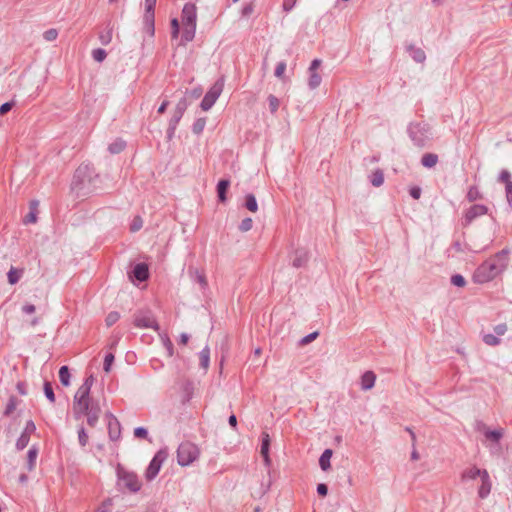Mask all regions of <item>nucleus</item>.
Returning a JSON list of instances; mask_svg holds the SVG:
<instances>
[{
    "label": "nucleus",
    "mask_w": 512,
    "mask_h": 512,
    "mask_svg": "<svg viewBox=\"0 0 512 512\" xmlns=\"http://www.w3.org/2000/svg\"><path fill=\"white\" fill-rule=\"evenodd\" d=\"M94 376L89 375L74 395L73 414L75 419L87 416V424L95 427L98 423L101 408L97 401L89 397L91 387L94 383Z\"/></svg>",
    "instance_id": "1"
},
{
    "label": "nucleus",
    "mask_w": 512,
    "mask_h": 512,
    "mask_svg": "<svg viewBox=\"0 0 512 512\" xmlns=\"http://www.w3.org/2000/svg\"><path fill=\"white\" fill-rule=\"evenodd\" d=\"M99 175L93 166L81 164L75 171L71 182V191L77 197H86L97 191Z\"/></svg>",
    "instance_id": "2"
},
{
    "label": "nucleus",
    "mask_w": 512,
    "mask_h": 512,
    "mask_svg": "<svg viewBox=\"0 0 512 512\" xmlns=\"http://www.w3.org/2000/svg\"><path fill=\"white\" fill-rule=\"evenodd\" d=\"M507 266L508 261L497 262L495 259L489 258L476 268L472 279L477 284L488 283L501 275Z\"/></svg>",
    "instance_id": "3"
},
{
    "label": "nucleus",
    "mask_w": 512,
    "mask_h": 512,
    "mask_svg": "<svg viewBox=\"0 0 512 512\" xmlns=\"http://www.w3.org/2000/svg\"><path fill=\"white\" fill-rule=\"evenodd\" d=\"M182 23H183V32L181 36V43L186 44L191 42L196 33V23H197V8L193 3H186L183 6L181 13Z\"/></svg>",
    "instance_id": "4"
},
{
    "label": "nucleus",
    "mask_w": 512,
    "mask_h": 512,
    "mask_svg": "<svg viewBox=\"0 0 512 512\" xmlns=\"http://www.w3.org/2000/svg\"><path fill=\"white\" fill-rule=\"evenodd\" d=\"M407 133L413 144L424 147L432 137L431 126L426 122H411L407 127Z\"/></svg>",
    "instance_id": "5"
},
{
    "label": "nucleus",
    "mask_w": 512,
    "mask_h": 512,
    "mask_svg": "<svg viewBox=\"0 0 512 512\" xmlns=\"http://www.w3.org/2000/svg\"><path fill=\"white\" fill-rule=\"evenodd\" d=\"M116 475L117 486L119 487V490H122L123 487L131 493H137L140 491L142 483L140 482L136 473L124 469L119 464L116 468Z\"/></svg>",
    "instance_id": "6"
},
{
    "label": "nucleus",
    "mask_w": 512,
    "mask_h": 512,
    "mask_svg": "<svg viewBox=\"0 0 512 512\" xmlns=\"http://www.w3.org/2000/svg\"><path fill=\"white\" fill-rule=\"evenodd\" d=\"M199 457V449L192 442H182L177 449V463L186 467L192 464Z\"/></svg>",
    "instance_id": "7"
},
{
    "label": "nucleus",
    "mask_w": 512,
    "mask_h": 512,
    "mask_svg": "<svg viewBox=\"0 0 512 512\" xmlns=\"http://www.w3.org/2000/svg\"><path fill=\"white\" fill-rule=\"evenodd\" d=\"M225 85V78L221 76L218 78L201 100L200 107L203 111L210 110L217 99L220 97Z\"/></svg>",
    "instance_id": "8"
},
{
    "label": "nucleus",
    "mask_w": 512,
    "mask_h": 512,
    "mask_svg": "<svg viewBox=\"0 0 512 512\" xmlns=\"http://www.w3.org/2000/svg\"><path fill=\"white\" fill-rule=\"evenodd\" d=\"M133 324L140 329H153L158 331L160 326L150 310H139L134 314Z\"/></svg>",
    "instance_id": "9"
},
{
    "label": "nucleus",
    "mask_w": 512,
    "mask_h": 512,
    "mask_svg": "<svg viewBox=\"0 0 512 512\" xmlns=\"http://www.w3.org/2000/svg\"><path fill=\"white\" fill-rule=\"evenodd\" d=\"M167 457H168V452H167L166 448L160 449L156 452V454L151 459V461L145 471V478L148 481H152L157 477V475H158L163 463L167 459Z\"/></svg>",
    "instance_id": "10"
},
{
    "label": "nucleus",
    "mask_w": 512,
    "mask_h": 512,
    "mask_svg": "<svg viewBox=\"0 0 512 512\" xmlns=\"http://www.w3.org/2000/svg\"><path fill=\"white\" fill-rule=\"evenodd\" d=\"M157 0H145V12L143 15V30L153 37L155 34V14L154 9Z\"/></svg>",
    "instance_id": "11"
},
{
    "label": "nucleus",
    "mask_w": 512,
    "mask_h": 512,
    "mask_svg": "<svg viewBox=\"0 0 512 512\" xmlns=\"http://www.w3.org/2000/svg\"><path fill=\"white\" fill-rule=\"evenodd\" d=\"M487 213L488 207L486 205L474 204L465 211L462 225L468 227L476 218L486 215Z\"/></svg>",
    "instance_id": "12"
},
{
    "label": "nucleus",
    "mask_w": 512,
    "mask_h": 512,
    "mask_svg": "<svg viewBox=\"0 0 512 512\" xmlns=\"http://www.w3.org/2000/svg\"><path fill=\"white\" fill-rule=\"evenodd\" d=\"M108 419V436L111 441H117L121 437V424L118 419L110 412L106 413Z\"/></svg>",
    "instance_id": "13"
},
{
    "label": "nucleus",
    "mask_w": 512,
    "mask_h": 512,
    "mask_svg": "<svg viewBox=\"0 0 512 512\" xmlns=\"http://www.w3.org/2000/svg\"><path fill=\"white\" fill-rule=\"evenodd\" d=\"M481 485L478 488V496L481 499H485L491 492L492 483L490 480L489 473L486 469H483L482 476L480 477Z\"/></svg>",
    "instance_id": "14"
},
{
    "label": "nucleus",
    "mask_w": 512,
    "mask_h": 512,
    "mask_svg": "<svg viewBox=\"0 0 512 512\" xmlns=\"http://www.w3.org/2000/svg\"><path fill=\"white\" fill-rule=\"evenodd\" d=\"M188 274L192 281L200 285L201 290H206L208 288V281L203 271H200L197 268L189 267Z\"/></svg>",
    "instance_id": "15"
},
{
    "label": "nucleus",
    "mask_w": 512,
    "mask_h": 512,
    "mask_svg": "<svg viewBox=\"0 0 512 512\" xmlns=\"http://www.w3.org/2000/svg\"><path fill=\"white\" fill-rule=\"evenodd\" d=\"M131 276L139 282H144L149 278V267L146 263H137L132 272Z\"/></svg>",
    "instance_id": "16"
},
{
    "label": "nucleus",
    "mask_w": 512,
    "mask_h": 512,
    "mask_svg": "<svg viewBox=\"0 0 512 512\" xmlns=\"http://www.w3.org/2000/svg\"><path fill=\"white\" fill-rule=\"evenodd\" d=\"M406 51L411 58L417 63H424L426 60L425 51L422 48L416 47L414 44L406 45Z\"/></svg>",
    "instance_id": "17"
},
{
    "label": "nucleus",
    "mask_w": 512,
    "mask_h": 512,
    "mask_svg": "<svg viewBox=\"0 0 512 512\" xmlns=\"http://www.w3.org/2000/svg\"><path fill=\"white\" fill-rule=\"evenodd\" d=\"M376 374L373 371H366L361 376L360 386L364 391L372 389L375 385Z\"/></svg>",
    "instance_id": "18"
},
{
    "label": "nucleus",
    "mask_w": 512,
    "mask_h": 512,
    "mask_svg": "<svg viewBox=\"0 0 512 512\" xmlns=\"http://www.w3.org/2000/svg\"><path fill=\"white\" fill-rule=\"evenodd\" d=\"M309 259L308 252L305 249H297L295 251V257L292 261V265L295 268L303 267Z\"/></svg>",
    "instance_id": "19"
},
{
    "label": "nucleus",
    "mask_w": 512,
    "mask_h": 512,
    "mask_svg": "<svg viewBox=\"0 0 512 512\" xmlns=\"http://www.w3.org/2000/svg\"><path fill=\"white\" fill-rule=\"evenodd\" d=\"M182 117L183 116L173 112V115L169 120L168 129L166 132L168 141L173 139V137L175 135V131L177 129V126H178L180 120L182 119Z\"/></svg>",
    "instance_id": "20"
},
{
    "label": "nucleus",
    "mask_w": 512,
    "mask_h": 512,
    "mask_svg": "<svg viewBox=\"0 0 512 512\" xmlns=\"http://www.w3.org/2000/svg\"><path fill=\"white\" fill-rule=\"evenodd\" d=\"M332 449H325L319 458V466L323 471H327L331 467Z\"/></svg>",
    "instance_id": "21"
},
{
    "label": "nucleus",
    "mask_w": 512,
    "mask_h": 512,
    "mask_svg": "<svg viewBox=\"0 0 512 512\" xmlns=\"http://www.w3.org/2000/svg\"><path fill=\"white\" fill-rule=\"evenodd\" d=\"M230 186V180L221 179L217 184V196L220 202H225L227 200V190Z\"/></svg>",
    "instance_id": "22"
},
{
    "label": "nucleus",
    "mask_w": 512,
    "mask_h": 512,
    "mask_svg": "<svg viewBox=\"0 0 512 512\" xmlns=\"http://www.w3.org/2000/svg\"><path fill=\"white\" fill-rule=\"evenodd\" d=\"M483 469H479L476 466L467 468L462 473V480L468 481V480H475L477 477L482 476Z\"/></svg>",
    "instance_id": "23"
},
{
    "label": "nucleus",
    "mask_w": 512,
    "mask_h": 512,
    "mask_svg": "<svg viewBox=\"0 0 512 512\" xmlns=\"http://www.w3.org/2000/svg\"><path fill=\"white\" fill-rule=\"evenodd\" d=\"M24 270L21 268L11 267L7 273L8 283L15 285L23 276Z\"/></svg>",
    "instance_id": "24"
},
{
    "label": "nucleus",
    "mask_w": 512,
    "mask_h": 512,
    "mask_svg": "<svg viewBox=\"0 0 512 512\" xmlns=\"http://www.w3.org/2000/svg\"><path fill=\"white\" fill-rule=\"evenodd\" d=\"M438 162V155L434 153H426L421 158V164L425 168H432L434 167Z\"/></svg>",
    "instance_id": "25"
},
{
    "label": "nucleus",
    "mask_w": 512,
    "mask_h": 512,
    "mask_svg": "<svg viewBox=\"0 0 512 512\" xmlns=\"http://www.w3.org/2000/svg\"><path fill=\"white\" fill-rule=\"evenodd\" d=\"M199 358L201 368L206 371L210 364V348L207 345L200 351Z\"/></svg>",
    "instance_id": "26"
},
{
    "label": "nucleus",
    "mask_w": 512,
    "mask_h": 512,
    "mask_svg": "<svg viewBox=\"0 0 512 512\" xmlns=\"http://www.w3.org/2000/svg\"><path fill=\"white\" fill-rule=\"evenodd\" d=\"M503 429H494V430H491V429H485L484 431V435L487 439L495 442V443H499V441L501 440V438L503 437Z\"/></svg>",
    "instance_id": "27"
},
{
    "label": "nucleus",
    "mask_w": 512,
    "mask_h": 512,
    "mask_svg": "<svg viewBox=\"0 0 512 512\" xmlns=\"http://www.w3.org/2000/svg\"><path fill=\"white\" fill-rule=\"evenodd\" d=\"M369 180H370V183L374 186V187H379L383 184L384 182V174L382 172V170L380 169H376L369 177Z\"/></svg>",
    "instance_id": "28"
},
{
    "label": "nucleus",
    "mask_w": 512,
    "mask_h": 512,
    "mask_svg": "<svg viewBox=\"0 0 512 512\" xmlns=\"http://www.w3.org/2000/svg\"><path fill=\"white\" fill-rule=\"evenodd\" d=\"M112 33H113V29L108 24L106 29L104 31L100 32V34H99L100 43L105 46L110 44L112 41Z\"/></svg>",
    "instance_id": "29"
},
{
    "label": "nucleus",
    "mask_w": 512,
    "mask_h": 512,
    "mask_svg": "<svg viewBox=\"0 0 512 512\" xmlns=\"http://www.w3.org/2000/svg\"><path fill=\"white\" fill-rule=\"evenodd\" d=\"M70 371L68 366H61L59 369V379L63 386L67 387L70 385Z\"/></svg>",
    "instance_id": "30"
},
{
    "label": "nucleus",
    "mask_w": 512,
    "mask_h": 512,
    "mask_svg": "<svg viewBox=\"0 0 512 512\" xmlns=\"http://www.w3.org/2000/svg\"><path fill=\"white\" fill-rule=\"evenodd\" d=\"M126 147V142L122 139H117L108 146V150L111 154H118L122 152Z\"/></svg>",
    "instance_id": "31"
},
{
    "label": "nucleus",
    "mask_w": 512,
    "mask_h": 512,
    "mask_svg": "<svg viewBox=\"0 0 512 512\" xmlns=\"http://www.w3.org/2000/svg\"><path fill=\"white\" fill-rule=\"evenodd\" d=\"M322 78L318 72H309L308 86L310 89L314 90L318 88L321 84Z\"/></svg>",
    "instance_id": "32"
},
{
    "label": "nucleus",
    "mask_w": 512,
    "mask_h": 512,
    "mask_svg": "<svg viewBox=\"0 0 512 512\" xmlns=\"http://www.w3.org/2000/svg\"><path fill=\"white\" fill-rule=\"evenodd\" d=\"M466 198L469 202H474L476 200H479V199H482L483 198V195L482 193L480 192L479 188L475 185L471 186L469 189H468V192H467V195H466Z\"/></svg>",
    "instance_id": "33"
},
{
    "label": "nucleus",
    "mask_w": 512,
    "mask_h": 512,
    "mask_svg": "<svg viewBox=\"0 0 512 512\" xmlns=\"http://www.w3.org/2000/svg\"><path fill=\"white\" fill-rule=\"evenodd\" d=\"M245 207L251 212H257L258 203L254 194L249 193L245 196Z\"/></svg>",
    "instance_id": "34"
},
{
    "label": "nucleus",
    "mask_w": 512,
    "mask_h": 512,
    "mask_svg": "<svg viewBox=\"0 0 512 512\" xmlns=\"http://www.w3.org/2000/svg\"><path fill=\"white\" fill-rule=\"evenodd\" d=\"M205 126H206V118L205 117L197 118L192 125V132L195 135H200L203 132Z\"/></svg>",
    "instance_id": "35"
},
{
    "label": "nucleus",
    "mask_w": 512,
    "mask_h": 512,
    "mask_svg": "<svg viewBox=\"0 0 512 512\" xmlns=\"http://www.w3.org/2000/svg\"><path fill=\"white\" fill-rule=\"evenodd\" d=\"M269 449H270V437H269V434L266 433V432H263L261 434V449H260V453L266 455V453H269Z\"/></svg>",
    "instance_id": "36"
},
{
    "label": "nucleus",
    "mask_w": 512,
    "mask_h": 512,
    "mask_svg": "<svg viewBox=\"0 0 512 512\" xmlns=\"http://www.w3.org/2000/svg\"><path fill=\"white\" fill-rule=\"evenodd\" d=\"M267 100H268L270 112L272 114H275L278 111L279 106H280L279 99L275 95L270 94L268 96Z\"/></svg>",
    "instance_id": "37"
},
{
    "label": "nucleus",
    "mask_w": 512,
    "mask_h": 512,
    "mask_svg": "<svg viewBox=\"0 0 512 512\" xmlns=\"http://www.w3.org/2000/svg\"><path fill=\"white\" fill-rule=\"evenodd\" d=\"M498 181L504 183L505 189H507L508 186L512 184L511 173L506 169L501 170L498 176Z\"/></svg>",
    "instance_id": "38"
},
{
    "label": "nucleus",
    "mask_w": 512,
    "mask_h": 512,
    "mask_svg": "<svg viewBox=\"0 0 512 512\" xmlns=\"http://www.w3.org/2000/svg\"><path fill=\"white\" fill-rule=\"evenodd\" d=\"M188 107V101L185 97H182L176 104L174 113L179 114L181 116L184 115L186 109Z\"/></svg>",
    "instance_id": "39"
},
{
    "label": "nucleus",
    "mask_w": 512,
    "mask_h": 512,
    "mask_svg": "<svg viewBox=\"0 0 512 512\" xmlns=\"http://www.w3.org/2000/svg\"><path fill=\"white\" fill-rule=\"evenodd\" d=\"M450 281H451L452 285H454L456 287H460V288L464 287L467 283L466 279L461 274L452 275Z\"/></svg>",
    "instance_id": "40"
},
{
    "label": "nucleus",
    "mask_w": 512,
    "mask_h": 512,
    "mask_svg": "<svg viewBox=\"0 0 512 512\" xmlns=\"http://www.w3.org/2000/svg\"><path fill=\"white\" fill-rule=\"evenodd\" d=\"M92 57L96 62H103L107 57V52L102 48H96L92 51Z\"/></svg>",
    "instance_id": "41"
},
{
    "label": "nucleus",
    "mask_w": 512,
    "mask_h": 512,
    "mask_svg": "<svg viewBox=\"0 0 512 512\" xmlns=\"http://www.w3.org/2000/svg\"><path fill=\"white\" fill-rule=\"evenodd\" d=\"M30 441V435L29 433L27 432V430L21 435V437L18 439L17 443H16V447L17 449L19 450H22L24 449L28 443Z\"/></svg>",
    "instance_id": "42"
},
{
    "label": "nucleus",
    "mask_w": 512,
    "mask_h": 512,
    "mask_svg": "<svg viewBox=\"0 0 512 512\" xmlns=\"http://www.w3.org/2000/svg\"><path fill=\"white\" fill-rule=\"evenodd\" d=\"M509 254H510V249L504 248L501 251L497 252L493 257H491V259H495V261H497V262H502V261L509 262V260H508Z\"/></svg>",
    "instance_id": "43"
},
{
    "label": "nucleus",
    "mask_w": 512,
    "mask_h": 512,
    "mask_svg": "<svg viewBox=\"0 0 512 512\" xmlns=\"http://www.w3.org/2000/svg\"><path fill=\"white\" fill-rule=\"evenodd\" d=\"M483 342L489 346H496L500 344V339L498 338L497 335L489 333L483 336Z\"/></svg>",
    "instance_id": "44"
},
{
    "label": "nucleus",
    "mask_w": 512,
    "mask_h": 512,
    "mask_svg": "<svg viewBox=\"0 0 512 512\" xmlns=\"http://www.w3.org/2000/svg\"><path fill=\"white\" fill-rule=\"evenodd\" d=\"M286 67H287V64H286L285 61L278 62L277 65H276L275 71H274V75L278 79L283 80Z\"/></svg>",
    "instance_id": "45"
},
{
    "label": "nucleus",
    "mask_w": 512,
    "mask_h": 512,
    "mask_svg": "<svg viewBox=\"0 0 512 512\" xmlns=\"http://www.w3.org/2000/svg\"><path fill=\"white\" fill-rule=\"evenodd\" d=\"M78 441L81 447H85L88 443V434L83 426L78 429Z\"/></svg>",
    "instance_id": "46"
},
{
    "label": "nucleus",
    "mask_w": 512,
    "mask_h": 512,
    "mask_svg": "<svg viewBox=\"0 0 512 512\" xmlns=\"http://www.w3.org/2000/svg\"><path fill=\"white\" fill-rule=\"evenodd\" d=\"M44 394H45L46 398L51 403L55 402V394H54V390H53V387H52L50 382H45V384H44Z\"/></svg>",
    "instance_id": "47"
},
{
    "label": "nucleus",
    "mask_w": 512,
    "mask_h": 512,
    "mask_svg": "<svg viewBox=\"0 0 512 512\" xmlns=\"http://www.w3.org/2000/svg\"><path fill=\"white\" fill-rule=\"evenodd\" d=\"M253 227V220L250 217L244 218L239 224V230L241 232H248Z\"/></svg>",
    "instance_id": "48"
},
{
    "label": "nucleus",
    "mask_w": 512,
    "mask_h": 512,
    "mask_svg": "<svg viewBox=\"0 0 512 512\" xmlns=\"http://www.w3.org/2000/svg\"><path fill=\"white\" fill-rule=\"evenodd\" d=\"M58 37V30L55 29V28H50L48 30H46L44 33H43V38L47 41V42H52L54 40H56Z\"/></svg>",
    "instance_id": "49"
},
{
    "label": "nucleus",
    "mask_w": 512,
    "mask_h": 512,
    "mask_svg": "<svg viewBox=\"0 0 512 512\" xmlns=\"http://www.w3.org/2000/svg\"><path fill=\"white\" fill-rule=\"evenodd\" d=\"M119 319H120V314L117 311H112L107 315L105 322H106V325L108 327H110V326L114 325Z\"/></svg>",
    "instance_id": "50"
},
{
    "label": "nucleus",
    "mask_w": 512,
    "mask_h": 512,
    "mask_svg": "<svg viewBox=\"0 0 512 512\" xmlns=\"http://www.w3.org/2000/svg\"><path fill=\"white\" fill-rule=\"evenodd\" d=\"M114 354L113 353H107L104 358V364L103 369L105 372H110L112 363L114 362Z\"/></svg>",
    "instance_id": "51"
},
{
    "label": "nucleus",
    "mask_w": 512,
    "mask_h": 512,
    "mask_svg": "<svg viewBox=\"0 0 512 512\" xmlns=\"http://www.w3.org/2000/svg\"><path fill=\"white\" fill-rule=\"evenodd\" d=\"M162 341H163V345L167 351V355L169 357H172L174 354V346H173L172 341L169 339L168 336L163 337Z\"/></svg>",
    "instance_id": "52"
},
{
    "label": "nucleus",
    "mask_w": 512,
    "mask_h": 512,
    "mask_svg": "<svg viewBox=\"0 0 512 512\" xmlns=\"http://www.w3.org/2000/svg\"><path fill=\"white\" fill-rule=\"evenodd\" d=\"M142 226H143L142 218L140 216H135L130 225V230H131V232H137L142 228Z\"/></svg>",
    "instance_id": "53"
},
{
    "label": "nucleus",
    "mask_w": 512,
    "mask_h": 512,
    "mask_svg": "<svg viewBox=\"0 0 512 512\" xmlns=\"http://www.w3.org/2000/svg\"><path fill=\"white\" fill-rule=\"evenodd\" d=\"M318 335H319L318 331L311 332L308 335L301 338L299 343L301 345H307V344L311 343L312 341H314L318 337Z\"/></svg>",
    "instance_id": "54"
},
{
    "label": "nucleus",
    "mask_w": 512,
    "mask_h": 512,
    "mask_svg": "<svg viewBox=\"0 0 512 512\" xmlns=\"http://www.w3.org/2000/svg\"><path fill=\"white\" fill-rule=\"evenodd\" d=\"M134 436L139 439H147L148 438V430L143 426L136 427L134 429Z\"/></svg>",
    "instance_id": "55"
},
{
    "label": "nucleus",
    "mask_w": 512,
    "mask_h": 512,
    "mask_svg": "<svg viewBox=\"0 0 512 512\" xmlns=\"http://www.w3.org/2000/svg\"><path fill=\"white\" fill-rule=\"evenodd\" d=\"M451 249L455 250L457 253H464L466 250H468V245L462 244L459 240H455L452 243Z\"/></svg>",
    "instance_id": "56"
},
{
    "label": "nucleus",
    "mask_w": 512,
    "mask_h": 512,
    "mask_svg": "<svg viewBox=\"0 0 512 512\" xmlns=\"http://www.w3.org/2000/svg\"><path fill=\"white\" fill-rule=\"evenodd\" d=\"M254 12V5L253 3H246L243 5L241 9V16L242 17H249Z\"/></svg>",
    "instance_id": "57"
},
{
    "label": "nucleus",
    "mask_w": 512,
    "mask_h": 512,
    "mask_svg": "<svg viewBox=\"0 0 512 512\" xmlns=\"http://www.w3.org/2000/svg\"><path fill=\"white\" fill-rule=\"evenodd\" d=\"M422 190L419 186H413L409 190V194L413 199H419L421 196Z\"/></svg>",
    "instance_id": "58"
},
{
    "label": "nucleus",
    "mask_w": 512,
    "mask_h": 512,
    "mask_svg": "<svg viewBox=\"0 0 512 512\" xmlns=\"http://www.w3.org/2000/svg\"><path fill=\"white\" fill-rule=\"evenodd\" d=\"M316 491L319 496L325 497L328 494V486L325 483H320L317 485Z\"/></svg>",
    "instance_id": "59"
},
{
    "label": "nucleus",
    "mask_w": 512,
    "mask_h": 512,
    "mask_svg": "<svg viewBox=\"0 0 512 512\" xmlns=\"http://www.w3.org/2000/svg\"><path fill=\"white\" fill-rule=\"evenodd\" d=\"M507 331V326L506 324L502 323V324H498L494 327V332L497 336H502L506 333Z\"/></svg>",
    "instance_id": "60"
},
{
    "label": "nucleus",
    "mask_w": 512,
    "mask_h": 512,
    "mask_svg": "<svg viewBox=\"0 0 512 512\" xmlns=\"http://www.w3.org/2000/svg\"><path fill=\"white\" fill-rule=\"evenodd\" d=\"M295 3H296V1H294V0H283V4H282L283 10L285 12H290L294 8Z\"/></svg>",
    "instance_id": "61"
},
{
    "label": "nucleus",
    "mask_w": 512,
    "mask_h": 512,
    "mask_svg": "<svg viewBox=\"0 0 512 512\" xmlns=\"http://www.w3.org/2000/svg\"><path fill=\"white\" fill-rule=\"evenodd\" d=\"M14 106V102H6L0 106V115H4L9 112Z\"/></svg>",
    "instance_id": "62"
},
{
    "label": "nucleus",
    "mask_w": 512,
    "mask_h": 512,
    "mask_svg": "<svg viewBox=\"0 0 512 512\" xmlns=\"http://www.w3.org/2000/svg\"><path fill=\"white\" fill-rule=\"evenodd\" d=\"M321 65V60L320 59H314L311 64H310V67H309V72H317V69L319 68V66Z\"/></svg>",
    "instance_id": "63"
},
{
    "label": "nucleus",
    "mask_w": 512,
    "mask_h": 512,
    "mask_svg": "<svg viewBox=\"0 0 512 512\" xmlns=\"http://www.w3.org/2000/svg\"><path fill=\"white\" fill-rule=\"evenodd\" d=\"M506 190V198L509 206L512 208V184L508 186Z\"/></svg>",
    "instance_id": "64"
}]
</instances>
